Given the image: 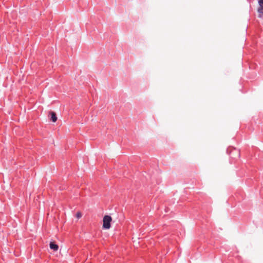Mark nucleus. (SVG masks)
Returning <instances> with one entry per match:
<instances>
[{"label": "nucleus", "mask_w": 263, "mask_h": 263, "mask_svg": "<svg viewBox=\"0 0 263 263\" xmlns=\"http://www.w3.org/2000/svg\"><path fill=\"white\" fill-rule=\"evenodd\" d=\"M50 114L51 115V119L52 122H56V121L57 120V117L56 116L55 113L53 111H51Z\"/></svg>", "instance_id": "20e7f679"}, {"label": "nucleus", "mask_w": 263, "mask_h": 263, "mask_svg": "<svg viewBox=\"0 0 263 263\" xmlns=\"http://www.w3.org/2000/svg\"><path fill=\"white\" fill-rule=\"evenodd\" d=\"M112 218L109 215H105L103 219V228L105 229H109L110 228V222Z\"/></svg>", "instance_id": "f257e3e1"}, {"label": "nucleus", "mask_w": 263, "mask_h": 263, "mask_svg": "<svg viewBox=\"0 0 263 263\" xmlns=\"http://www.w3.org/2000/svg\"><path fill=\"white\" fill-rule=\"evenodd\" d=\"M49 246L50 248L53 250L54 251H57L59 249V246L57 245L54 243L53 242H51Z\"/></svg>", "instance_id": "7ed1b4c3"}, {"label": "nucleus", "mask_w": 263, "mask_h": 263, "mask_svg": "<svg viewBox=\"0 0 263 263\" xmlns=\"http://www.w3.org/2000/svg\"><path fill=\"white\" fill-rule=\"evenodd\" d=\"M258 7L257 8L258 17H263V0H258Z\"/></svg>", "instance_id": "f03ea898"}, {"label": "nucleus", "mask_w": 263, "mask_h": 263, "mask_svg": "<svg viewBox=\"0 0 263 263\" xmlns=\"http://www.w3.org/2000/svg\"><path fill=\"white\" fill-rule=\"evenodd\" d=\"M76 217L78 218H80L82 217V214L81 212H77V214H76Z\"/></svg>", "instance_id": "39448f33"}]
</instances>
